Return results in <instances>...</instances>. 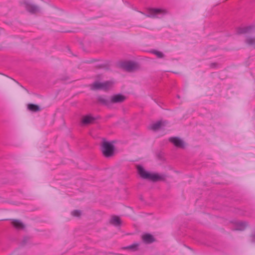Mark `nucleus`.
<instances>
[{"label": "nucleus", "mask_w": 255, "mask_h": 255, "mask_svg": "<svg viewBox=\"0 0 255 255\" xmlns=\"http://www.w3.org/2000/svg\"><path fill=\"white\" fill-rule=\"evenodd\" d=\"M169 141L172 143L175 146L181 148H184V142L178 137H171Z\"/></svg>", "instance_id": "8"}, {"label": "nucleus", "mask_w": 255, "mask_h": 255, "mask_svg": "<svg viewBox=\"0 0 255 255\" xmlns=\"http://www.w3.org/2000/svg\"><path fill=\"white\" fill-rule=\"evenodd\" d=\"M166 124L165 122H162L161 121H159L157 122L156 123L152 125L151 128L154 131L158 130L162 126H164Z\"/></svg>", "instance_id": "15"}, {"label": "nucleus", "mask_w": 255, "mask_h": 255, "mask_svg": "<svg viewBox=\"0 0 255 255\" xmlns=\"http://www.w3.org/2000/svg\"><path fill=\"white\" fill-rule=\"evenodd\" d=\"M110 223L115 226H120L122 224V221L119 217L113 215L110 221Z\"/></svg>", "instance_id": "13"}, {"label": "nucleus", "mask_w": 255, "mask_h": 255, "mask_svg": "<svg viewBox=\"0 0 255 255\" xmlns=\"http://www.w3.org/2000/svg\"><path fill=\"white\" fill-rule=\"evenodd\" d=\"M147 11V13H144L142 12H140L145 15V16L152 18H158V15H165L167 13L166 10L161 8H148Z\"/></svg>", "instance_id": "4"}, {"label": "nucleus", "mask_w": 255, "mask_h": 255, "mask_svg": "<svg viewBox=\"0 0 255 255\" xmlns=\"http://www.w3.org/2000/svg\"><path fill=\"white\" fill-rule=\"evenodd\" d=\"M139 245V244L138 243H135L129 246L124 247V249L130 250L131 251H135L137 250Z\"/></svg>", "instance_id": "19"}, {"label": "nucleus", "mask_w": 255, "mask_h": 255, "mask_svg": "<svg viewBox=\"0 0 255 255\" xmlns=\"http://www.w3.org/2000/svg\"><path fill=\"white\" fill-rule=\"evenodd\" d=\"M97 99L98 103L100 104L106 106L108 108H110L111 106V101L106 99L105 98V96H98Z\"/></svg>", "instance_id": "11"}, {"label": "nucleus", "mask_w": 255, "mask_h": 255, "mask_svg": "<svg viewBox=\"0 0 255 255\" xmlns=\"http://www.w3.org/2000/svg\"><path fill=\"white\" fill-rule=\"evenodd\" d=\"M137 169L138 174L142 178L149 180L153 182L164 181L167 177L165 174H159L157 173H150L147 171L141 165H138Z\"/></svg>", "instance_id": "1"}, {"label": "nucleus", "mask_w": 255, "mask_h": 255, "mask_svg": "<svg viewBox=\"0 0 255 255\" xmlns=\"http://www.w3.org/2000/svg\"><path fill=\"white\" fill-rule=\"evenodd\" d=\"M27 109L32 112H37L41 111V108L38 105L31 103L27 105Z\"/></svg>", "instance_id": "16"}, {"label": "nucleus", "mask_w": 255, "mask_h": 255, "mask_svg": "<svg viewBox=\"0 0 255 255\" xmlns=\"http://www.w3.org/2000/svg\"><path fill=\"white\" fill-rule=\"evenodd\" d=\"M186 249H188V250H189V251H191L192 253H193H193H194V252H193V251L192 250V249H191V248H189V247H186Z\"/></svg>", "instance_id": "25"}, {"label": "nucleus", "mask_w": 255, "mask_h": 255, "mask_svg": "<svg viewBox=\"0 0 255 255\" xmlns=\"http://www.w3.org/2000/svg\"><path fill=\"white\" fill-rule=\"evenodd\" d=\"M127 99L126 96L122 94H117L111 96V104H120L124 102Z\"/></svg>", "instance_id": "6"}, {"label": "nucleus", "mask_w": 255, "mask_h": 255, "mask_svg": "<svg viewBox=\"0 0 255 255\" xmlns=\"http://www.w3.org/2000/svg\"><path fill=\"white\" fill-rule=\"evenodd\" d=\"M101 151L103 155L106 158L113 157L115 153V147L113 143L103 139L101 144Z\"/></svg>", "instance_id": "2"}, {"label": "nucleus", "mask_w": 255, "mask_h": 255, "mask_svg": "<svg viewBox=\"0 0 255 255\" xmlns=\"http://www.w3.org/2000/svg\"><path fill=\"white\" fill-rule=\"evenodd\" d=\"M217 65H218V64L217 63L214 62V63H211L210 64V66L211 68H216Z\"/></svg>", "instance_id": "23"}, {"label": "nucleus", "mask_w": 255, "mask_h": 255, "mask_svg": "<svg viewBox=\"0 0 255 255\" xmlns=\"http://www.w3.org/2000/svg\"><path fill=\"white\" fill-rule=\"evenodd\" d=\"M30 238L28 237H24L21 242H20V245L23 246L25 245L29 241Z\"/></svg>", "instance_id": "22"}, {"label": "nucleus", "mask_w": 255, "mask_h": 255, "mask_svg": "<svg viewBox=\"0 0 255 255\" xmlns=\"http://www.w3.org/2000/svg\"><path fill=\"white\" fill-rule=\"evenodd\" d=\"M113 84L114 83L111 81H107L102 83L96 81L91 85V89L93 91L102 90L107 91L112 87Z\"/></svg>", "instance_id": "3"}, {"label": "nucleus", "mask_w": 255, "mask_h": 255, "mask_svg": "<svg viewBox=\"0 0 255 255\" xmlns=\"http://www.w3.org/2000/svg\"><path fill=\"white\" fill-rule=\"evenodd\" d=\"M151 53L156 55V56L159 58H163L164 57V54L162 52L156 50H151Z\"/></svg>", "instance_id": "20"}, {"label": "nucleus", "mask_w": 255, "mask_h": 255, "mask_svg": "<svg viewBox=\"0 0 255 255\" xmlns=\"http://www.w3.org/2000/svg\"><path fill=\"white\" fill-rule=\"evenodd\" d=\"M247 226V223L245 222H240L237 224V228L236 230L243 231L245 229Z\"/></svg>", "instance_id": "18"}, {"label": "nucleus", "mask_w": 255, "mask_h": 255, "mask_svg": "<svg viewBox=\"0 0 255 255\" xmlns=\"http://www.w3.org/2000/svg\"><path fill=\"white\" fill-rule=\"evenodd\" d=\"M100 119V117H94L91 115H87L83 117L81 123L83 125H88L93 124L95 121Z\"/></svg>", "instance_id": "7"}, {"label": "nucleus", "mask_w": 255, "mask_h": 255, "mask_svg": "<svg viewBox=\"0 0 255 255\" xmlns=\"http://www.w3.org/2000/svg\"><path fill=\"white\" fill-rule=\"evenodd\" d=\"M116 255H123L121 254H116Z\"/></svg>", "instance_id": "26"}, {"label": "nucleus", "mask_w": 255, "mask_h": 255, "mask_svg": "<svg viewBox=\"0 0 255 255\" xmlns=\"http://www.w3.org/2000/svg\"><path fill=\"white\" fill-rule=\"evenodd\" d=\"M11 224L12 226L17 229L21 230L25 228V225L19 220L12 219Z\"/></svg>", "instance_id": "14"}, {"label": "nucleus", "mask_w": 255, "mask_h": 255, "mask_svg": "<svg viewBox=\"0 0 255 255\" xmlns=\"http://www.w3.org/2000/svg\"><path fill=\"white\" fill-rule=\"evenodd\" d=\"M120 66L129 72L136 68L137 64L132 61H124L120 63Z\"/></svg>", "instance_id": "5"}, {"label": "nucleus", "mask_w": 255, "mask_h": 255, "mask_svg": "<svg viewBox=\"0 0 255 255\" xmlns=\"http://www.w3.org/2000/svg\"><path fill=\"white\" fill-rule=\"evenodd\" d=\"M26 9L31 13H36L39 11V7L34 4L29 3L27 2H24Z\"/></svg>", "instance_id": "9"}, {"label": "nucleus", "mask_w": 255, "mask_h": 255, "mask_svg": "<svg viewBox=\"0 0 255 255\" xmlns=\"http://www.w3.org/2000/svg\"><path fill=\"white\" fill-rule=\"evenodd\" d=\"M177 97L178 98H180V96H179V95H177Z\"/></svg>", "instance_id": "27"}, {"label": "nucleus", "mask_w": 255, "mask_h": 255, "mask_svg": "<svg viewBox=\"0 0 255 255\" xmlns=\"http://www.w3.org/2000/svg\"><path fill=\"white\" fill-rule=\"evenodd\" d=\"M142 240L146 244H150L155 241V239L153 236L149 233L143 234L142 236Z\"/></svg>", "instance_id": "10"}, {"label": "nucleus", "mask_w": 255, "mask_h": 255, "mask_svg": "<svg viewBox=\"0 0 255 255\" xmlns=\"http://www.w3.org/2000/svg\"><path fill=\"white\" fill-rule=\"evenodd\" d=\"M252 242L255 243V233L251 235Z\"/></svg>", "instance_id": "24"}, {"label": "nucleus", "mask_w": 255, "mask_h": 255, "mask_svg": "<svg viewBox=\"0 0 255 255\" xmlns=\"http://www.w3.org/2000/svg\"><path fill=\"white\" fill-rule=\"evenodd\" d=\"M253 28L252 26H248L244 27H238L237 33L238 34H246L250 33Z\"/></svg>", "instance_id": "12"}, {"label": "nucleus", "mask_w": 255, "mask_h": 255, "mask_svg": "<svg viewBox=\"0 0 255 255\" xmlns=\"http://www.w3.org/2000/svg\"><path fill=\"white\" fill-rule=\"evenodd\" d=\"M245 42L249 46L255 48V37H248Z\"/></svg>", "instance_id": "17"}, {"label": "nucleus", "mask_w": 255, "mask_h": 255, "mask_svg": "<svg viewBox=\"0 0 255 255\" xmlns=\"http://www.w3.org/2000/svg\"><path fill=\"white\" fill-rule=\"evenodd\" d=\"M82 212L80 210H75L72 211L71 215L76 217H79L81 215Z\"/></svg>", "instance_id": "21"}]
</instances>
